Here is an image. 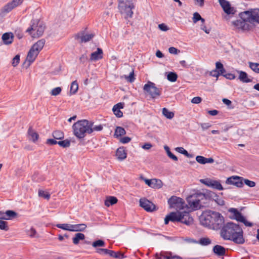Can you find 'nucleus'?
<instances>
[{"label": "nucleus", "mask_w": 259, "mask_h": 259, "mask_svg": "<svg viewBox=\"0 0 259 259\" xmlns=\"http://www.w3.org/2000/svg\"><path fill=\"white\" fill-rule=\"evenodd\" d=\"M2 39L5 45H9L13 42L14 35L12 32H6L3 34Z\"/></svg>", "instance_id": "22"}, {"label": "nucleus", "mask_w": 259, "mask_h": 259, "mask_svg": "<svg viewBox=\"0 0 259 259\" xmlns=\"http://www.w3.org/2000/svg\"><path fill=\"white\" fill-rule=\"evenodd\" d=\"M92 246L94 247H99V246H104L105 242L102 240H98L97 241H94Z\"/></svg>", "instance_id": "55"}, {"label": "nucleus", "mask_w": 259, "mask_h": 259, "mask_svg": "<svg viewBox=\"0 0 259 259\" xmlns=\"http://www.w3.org/2000/svg\"><path fill=\"white\" fill-rule=\"evenodd\" d=\"M244 183L249 187H253L255 186V183L253 181H250L248 179H244L243 180Z\"/></svg>", "instance_id": "61"}, {"label": "nucleus", "mask_w": 259, "mask_h": 259, "mask_svg": "<svg viewBox=\"0 0 259 259\" xmlns=\"http://www.w3.org/2000/svg\"><path fill=\"white\" fill-rule=\"evenodd\" d=\"M176 150L177 152L184 154V155L188 157H191L190 154L188 152V151L183 147H177L176 148Z\"/></svg>", "instance_id": "52"}, {"label": "nucleus", "mask_w": 259, "mask_h": 259, "mask_svg": "<svg viewBox=\"0 0 259 259\" xmlns=\"http://www.w3.org/2000/svg\"><path fill=\"white\" fill-rule=\"evenodd\" d=\"M202 101V99L200 97H194L192 100L191 102L194 104H198L200 103Z\"/></svg>", "instance_id": "64"}, {"label": "nucleus", "mask_w": 259, "mask_h": 259, "mask_svg": "<svg viewBox=\"0 0 259 259\" xmlns=\"http://www.w3.org/2000/svg\"><path fill=\"white\" fill-rule=\"evenodd\" d=\"M14 8H13V6H12L10 3H9L1 9L0 14L2 16H4L6 14L10 12Z\"/></svg>", "instance_id": "35"}, {"label": "nucleus", "mask_w": 259, "mask_h": 259, "mask_svg": "<svg viewBox=\"0 0 259 259\" xmlns=\"http://www.w3.org/2000/svg\"><path fill=\"white\" fill-rule=\"evenodd\" d=\"M177 78L178 75L175 72H170L167 75V79L171 82L176 81L177 79Z\"/></svg>", "instance_id": "44"}, {"label": "nucleus", "mask_w": 259, "mask_h": 259, "mask_svg": "<svg viewBox=\"0 0 259 259\" xmlns=\"http://www.w3.org/2000/svg\"><path fill=\"white\" fill-rule=\"evenodd\" d=\"M221 236L225 240H230L242 244L244 242L243 231L238 225L232 222L224 224L221 228Z\"/></svg>", "instance_id": "1"}, {"label": "nucleus", "mask_w": 259, "mask_h": 259, "mask_svg": "<svg viewBox=\"0 0 259 259\" xmlns=\"http://www.w3.org/2000/svg\"><path fill=\"white\" fill-rule=\"evenodd\" d=\"M199 243L202 245H208L211 243V240L208 238H202L199 240Z\"/></svg>", "instance_id": "53"}, {"label": "nucleus", "mask_w": 259, "mask_h": 259, "mask_svg": "<svg viewBox=\"0 0 259 259\" xmlns=\"http://www.w3.org/2000/svg\"><path fill=\"white\" fill-rule=\"evenodd\" d=\"M0 229L7 231L9 229L8 223L4 220H0Z\"/></svg>", "instance_id": "48"}, {"label": "nucleus", "mask_w": 259, "mask_h": 259, "mask_svg": "<svg viewBox=\"0 0 259 259\" xmlns=\"http://www.w3.org/2000/svg\"><path fill=\"white\" fill-rule=\"evenodd\" d=\"M84 238L85 235L83 233H77L72 238L73 243L75 245L78 244L80 241L84 240Z\"/></svg>", "instance_id": "33"}, {"label": "nucleus", "mask_w": 259, "mask_h": 259, "mask_svg": "<svg viewBox=\"0 0 259 259\" xmlns=\"http://www.w3.org/2000/svg\"><path fill=\"white\" fill-rule=\"evenodd\" d=\"M218 1L225 13L230 15L234 14L235 13V9L231 6L229 2L226 0H218Z\"/></svg>", "instance_id": "10"}, {"label": "nucleus", "mask_w": 259, "mask_h": 259, "mask_svg": "<svg viewBox=\"0 0 259 259\" xmlns=\"http://www.w3.org/2000/svg\"><path fill=\"white\" fill-rule=\"evenodd\" d=\"M23 0H13L10 3L12 6H13V8H15V7L20 5L23 2Z\"/></svg>", "instance_id": "60"}, {"label": "nucleus", "mask_w": 259, "mask_h": 259, "mask_svg": "<svg viewBox=\"0 0 259 259\" xmlns=\"http://www.w3.org/2000/svg\"><path fill=\"white\" fill-rule=\"evenodd\" d=\"M213 251L218 256H223L225 254L226 249L225 247L219 245H216L213 247Z\"/></svg>", "instance_id": "27"}, {"label": "nucleus", "mask_w": 259, "mask_h": 259, "mask_svg": "<svg viewBox=\"0 0 259 259\" xmlns=\"http://www.w3.org/2000/svg\"><path fill=\"white\" fill-rule=\"evenodd\" d=\"M240 17L242 20L247 21L249 23L252 22V10L250 11H246L243 12L239 14Z\"/></svg>", "instance_id": "21"}, {"label": "nucleus", "mask_w": 259, "mask_h": 259, "mask_svg": "<svg viewBox=\"0 0 259 259\" xmlns=\"http://www.w3.org/2000/svg\"><path fill=\"white\" fill-rule=\"evenodd\" d=\"M45 42L46 41L44 39H41L31 47L28 53L26 60V61L28 62V66H30L35 60L40 51L42 49Z\"/></svg>", "instance_id": "5"}, {"label": "nucleus", "mask_w": 259, "mask_h": 259, "mask_svg": "<svg viewBox=\"0 0 259 259\" xmlns=\"http://www.w3.org/2000/svg\"><path fill=\"white\" fill-rule=\"evenodd\" d=\"M37 28V32H36V33L31 32V35L33 37H39L41 36L44 32L45 29V25L42 22L38 21V27Z\"/></svg>", "instance_id": "20"}, {"label": "nucleus", "mask_w": 259, "mask_h": 259, "mask_svg": "<svg viewBox=\"0 0 259 259\" xmlns=\"http://www.w3.org/2000/svg\"><path fill=\"white\" fill-rule=\"evenodd\" d=\"M252 22H257L259 23V9H255L252 10Z\"/></svg>", "instance_id": "39"}, {"label": "nucleus", "mask_w": 259, "mask_h": 259, "mask_svg": "<svg viewBox=\"0 0 259 259\" xmlns=\"http://www.w3.org/2000/svg\"><path fill=\"white\" fill-rule=\"evenodd\" d=\"M247 22H248L238 20L234 21L233 23L237 28L241 29L243 30H248L249 27V25L247 23Z\"/></svg>", "instance_id": "23"}, {"label": "nucleus", "mask_w": 259, "mask_h": 259, "mask_svg": "<svg viewBox=\"0 0 259 259\" xmlns=\"http://www.w3.org/2000/svg\"><path fill=\"white\" fill-rule=\"evenodd\" d=\"M116 155L118 159L120 160H122L126 158V153L125 152L123 147H119L117 149L116 151Z\"/></svg>", "instance_id": "29"}, {"label": "nucleus", "mask_w": 259, "mask_h": 259, "mask_svg": "<svg viewBox=\"0 0 259 259\" xmlns=\"http://www.w3.org/2000/svg\"><path fill=\"white\" fill-rule=\"evenodd\" d=\"M180 211L178 210L176 212H171L165 217L164 219V224L167 225L169 221L172 222H179L180 220Z\"/></svg>", "instance_id": "13"}, {"label": "nucleus", "mask_w": 259, "mask_h": 259, "mask_svg": "<svg viewBox=\"0 0 259 259\" xmlns=\"http://www.w3.org/2000/svg\"><path fill=\"white\" fill-rule=\"evenodd\" d=\"M200 182L201 183L213 189L218 190H222L224 189L219 181L212 180L209 178H206L204 179H200Z\"/></svg>", "instance_id": "9"}, {"label": "nucleus", "mask_w": 259, "mask_h": 259, "mask_svg": "<svg viewBox=\"0 0 259 259\" xmlns=\"http://www.w3.org/2000/svg\"><path fill=\"white\" fill-rule=\"evenodd\" d=\"M145 92L149 94L152 98H156L161 95V89L156 87L155 84L150 81H148L144 86Z\"/></svg>", "instance_id": "7"}, {"label": "nucleus", "mask_w": 259, "mask_h": 259, "mask_svg": "<svg viewBox=\"0 0 259 259\" xmlns=\"http://www.w3.org/2000/svg\"><path fill=\"white\" fill-rule=\"evenodd\" d=\"M139 202L140 206L147 211L152 212L155 210V205L146 198L140 199Z\"/></svg>", "instance_id": "11"}, {"label": "nucleus", "mask_w": 259, "mask_h": 259, "mask_svg": "<svg viewBox=\"0 0 259 259\" xmlns=\"http://www.w3.org/2000/svg\"><path fill=\"white\" fill-rule=\"evenodd\" d=\"M96 252L100 254H108L109 249L104 248H98Z\"/></svg>", "instance_id": "62"}, {"label": "nucleus", "mask_w": 259, "mask_h": 259, "mask_svg": "<svg viewBox=\"0 0 259 259\" xmlns=\"http://www.w3.org/2000/svg\"><path fill=\"white\" fill-rule=\"evenodd\" d=\"M223 76L226 77L227 79L232 80L235 78V75L234 74L228 73H224V75H222Z\"/></svg>", "instance_id": "63"}, {"label": "nucleus", "mask_w": 259, "mask_h": 259, "mask_svg": "<svg viewBox=\"0 0 259 259\" xmlns=\"http://www.w3.org/2000/svg\"><path fill=\"white\" fill-rule=\"evenodd\" d=\"M168 204L170 208H174L178 210L183 209L185 206V203L184 200L176 196H171L168 200Z\"/></svg>", "instance_id": "8"}, {"label": "nucleus", "mask_w": 259, "mask_h": 259, "mask_svg": "<svg viewBox=\"0 0 259 259\" xmlns=\"http://www.w3.org/2000/svg\"><path fill=\"white\" fill-rule=\"evenodd\" d=\"M108 254L109 256L116 258L122 259L124 257V254L120 252H115L111 250H109Z\"/></svg>", "instance_id": "36"}, {"label": "nucleus", "mask_w": 259, "mask_h": 259, "mask_svg": "<svg viewBox=\"0 0 259 259\" xmlns=\"http://www.w3.org/2000/svg\"><path fill=\"white\" fill-rule=\"evenodd\" d=\"M249 68L255 73H259V63L252 62H248Z\"/></svg>", "instance_id": "40"}, {"label": "nucleus", "mask_w": 259, "mask_h": 259, "mask_svg": "<svg viewBox=\"0 0 259 259\" xmlns=\"http://www.w3.org/2000/svg\"><path fill=\"white\" fill-rule=\"evenodd\" d=\"M156 259H183L182 257L174 255L171 252H161L156 254Z\"/></svg>", "instance_id": "18"}, {"label": "nucleus", "mask_w": 259, "mask_h": 259, "mask_svg": "<svg viewBox=\"0 0 259 259\" xmlns=\"http://www.w3.org/2000/svg\"><path fill=\"white\" fill-rule=\"evenodd\" d=\"M58 144L62 147L66 148L70 146V141L67 139L58 142Z\"/></svg>", "instance_id": "51"}, {"label": "nucleus", "mask_w": 259, "mask_h": 259, "mask_svg": "<svg viewBox=\"0 0 259 259\" xmlns=\"http://www.w3.org/2000/svg\"><path fill=\"white\" fill-rule=\"evenodd\" d=\"M180 220L179 222L188 226H190L193 223V219L190 216L189 212L186 211H180Z\"/></svg>", "instance_id": "12"}, {"label": "nucleus", "mask_w": 259, "mask_h": 259, "mask_svg": "<svg viewBox=\"0 0 259 259\" xmlns=\"http://www.w3.org/2000/svg\"><path fill=\"white\" fill-rule=\"evenodd\" d=\"M207 158L204 157L202 156H197L196 157V160L197 162L200 164H204L206 163Z\"/></svg>", "instance_id": "54"}, {"label": "nucleus", "mask_w": 259, "mask_h": 259, "mask_svg": "<svg viewBox=\"0 0 259 259\" xmlns=\"http://www.w3.org/2000/svg\"><path fill=\"white\" fill-rule=\"evenodd\" d=\"M140 178L144 180L145 182V183L149 187H152V188H154L155 187V185H156V183H157V182H159V183H161V181L160 180H157V179H152V180H149V179H146L145 178H144L143 177L141 176L140 177Z\"/></svg>", "instance_id": "31"}, {"label": "nucleus", "mask_w": 259, "mask_h": 259, "mask_svg": "<svg viewBox=\"0 0 259 259\" xmlns=\"http://www.w3.org/2000/svg\"><path fill=\"white\" fill-rule=\"evenodd\" d=\"M243 179L238 176H232L228 178L226 180V183L228 184L233 185L237 187L241 188L243 186Z\"/></svg>", "instance_id": "14"}, {"label": "nucleus", "mask_w": 259, "mask_h": 259, "mask_svg": "<svg viewBox=\"0 0 259 259\" xmlns=\"http://www.w3.org/2000/svg\"><path fill=\"white\" fill-rule=\"evenodd\" d=\"M229 211L233 214L231 217L232 219L240 222L244 221V217L236 208H231L229 209Z\"/></svg>", "instance_id": "19"}, {"label": "nucleus", "mask_w": 259, "mask_h": 259, "mask_svg": "<svg viewBox=\"0 0 259 259\" xmlns=\"http://www.w3.org/2000/svg\"><path fill=\"white\" fill-rule=\"evenodd\" d=\"M123 107L124 103H118L113 106L112 110L116 117H121L123 116V113L120 111V109H122Z\"/></svg>", "instance_id": "24"}, {"label": "nucleus", "mask_w": 259, "mask_h": 259, "mask_svg": "<svg viewBox=\"0 0 259 259\" xmlns=\"http://www.w3.org/2000/svg\"><path fill=\"white\" fill-rule=\"evenodd\" d=\"M117 199L116 197L114 196L107 197L106 200L105 201V205L108 207L110 205H114L117 202Z\"/></svg>", "instance_id": "34"}, {"label": "nucleus", "mask_w": 259, "mask_h": 259, "mask_svg": "<svg viewBox=\"0 0 259 259\" xmlns=\"http://www.w3.org/2000/svg\"><path fill=\"white\" fill-rule=\"evenodd\" d=\"M90 126H91L92 133L94 131H101L103 130V126L101 124L94 125V122L90 121Z\"/></svg>", "instance_id": "47"}, {"label": "nucleus", "mask_w": 259, "mask_h": 259, "mask_svg": "<svg viewBox=\"0 0 259 259\" xmlns=\"http://www.w3.org/2000/svg\"><path fill=\"white\" fill-rule=\"evenodd\" d=\"M206 200L207 195L201 192H196L187 198L188 205L193 210H198L203 207L207 203Z\"/></svg>", "instance_id": "4"}, {"label": "nucleus", "mask_w": 259, "mask_h": 259, "mask_svg": "<svg viewBox=\"0 0 259 259\" xmlns=\"http://www.w3.org/2000/svg\"><path fill=\"white\" fill-rule=\"evenodd\" d=\"M38 22L37 20H32L31 22L30 26L26 30V32H28L30 35L31 32L36 33L37 32V27H38Z\"/></svg>", "instance_id": "28"}, {"label": "nucleus", "mask_w": 259, "mask_h": 259, "mask_svg": "<svg viewBox=\"0 0 259 259\" xmlns=\"http://www.w3.org/2000/svg\"><path fill=\"white\" fill-rule=\"evenodd\" d=\"M215 70H217L221 75H224V73L226 72L223 64L220 62H217L215 63Z\"/></svg>", "instance_id": "38"}, {"label": "nucleus", "mask_w": 259, "mask_h": 259, "mask_svg": "<svg viewBox=\"0 0 259 259\" xmlns=\"http://www.w3.org/2000/svg\"><path fill=\"white\" fill-rule=\"evenodd\" d=\"M164 148L165 150L166 151L168 156L170 158H171V159H172L173 160H174L175 161H177L178 160V157L170 152V149L168 146H165L164 147Z\"/></svg>", "instance_id": "42"}, {"label": "nucleus", "mask_w": 259, "mask_h": 259, "mask_svg": "<svg viewBox=\"0 0 259 259\" xmlns=\"http://www.w3.org/2000/svg\"><path fill=\"white\" fill-rule=\"evenodd\" d=\"M126 134L124 128L121 126H117L114 132V136L116 137H121Z\"/></svg>", "instance_id": "37"}, {"label": "nucleus", "mask_w": 259, "mask_h": 259, "mask_svg": "<svg viewBox=\"0 0 259 259\" xmlns=\"http://www.w3.org/2000/svg\"><path fill=\"white\" fill-rule=\"evenodd\" d=\"M17 215V213L11 210H8L4 212L0 211V220H10L15 218Z\"/></svg>", "instance_id": "17"}, {"label": "nucleus", "mask_w": 259, "mask_h": 259, "mask_svg": "<svg viewBox=\"0 0 259 259\" xmlns=\"http://www.w3.org/2000/svg\"><path fill=\"white\" fill-rule=\"evenodd\" d=\"M53 137L55 139L61 140L64 138V133L60 131H56L53 133Z\"/></svg>", "instance_id": "43"}, {"label": "nucleus", "mask_w": 259, "mask_h": 259, "mask_svg": "<svg viewBox=\"0 0 259 259\" xmlns=\"http://www.w3.org/2000/svg\"><path fill=\"white\" fill-rule=\"evenodd\" d=\"M78 89V85L76 80L73 81L71 84L70 87V93L72 94H75Z\"/></svg>", "instance_id": "45"}, {"label": "nucleus", "mask_w": 259, "mask_h": 259, "mask_svg": "<svg viewBox=\"0 0 259 259\" xmlns=\"http://www.w3.org/2000/svg\"><path fill=\"white\" fill-rule=\"evenodd\" d=\"M56 226L58 228H61L63 230L71 231V227L72 225L68 224H57Z\"/></svg>", "instance_id": "49"}, {"label": "nucleus", "mask_w": 259, "mask_h": 259, "mask_svg": "<svg viewBox=\"0 0 259 259\" xmlns=\"http://www.w3.org/2000/svg\"><path fill=\"white\" fill-rule=\"evenodd\" d=\"M118 8L120 13L125 14V18H132L133 15V9L135 6L132 1L130 0H119Z\"/></svg>", "instance_id": "6"}, {"label": "nucleus", "mask_w": 259, "mask_h": 259, "mask_svg": "<svg viewBox=\"0 0 259 259\" xmlns=\"http://www.w3.org/2000/svg\"><path fill=\"white\" fill-rule=\"evenodd\" d=\"M162 114L168 119H172L174 117V113L169 111L167 108H163L162 109Z\"/></svg>", "instance_id": "41"}, {"label": "nucleus", "mask_w": 259, "mask_h": 259, "mask_svg": "<svg viewBox=\"0 0 259 259\" xmlns=\"http://www.w3.org/2000/svg\"><path fill=\"white\" fill-rule=\"evenodd\" d=\"M238 72L239 74L238 78L241 81L245 83L251 82V79L248 78V75L246 72L243 71H238Z\"/></svg>", "instance_id": "30"}, {"label": "nucleus", "mask_w": 259, "mask_h": 259, "mask_svg": "<svg viewBox=\"0 0 259 259\" xmlns=\"http://www.w3.org/2000/svg\"><path fill=\"white\" fill-rule=\"evenodd\" d=\"M20 61V56L19 55H17L13 58L12 60V65L13 67H16L19 63Z\"/></svg>", "instance_id": "57"}, {"label": "nucleus", "mask_w": 259, "mask_h": 259, "mask_svg": "<svg viewBox=\"0 0 259 259\" xmlns=\"http://www.w3.org/2000/svg\"><path fill=\"white\" fill-rule=\"evenodd\" d=\"M62 91V89L61 87H57L53 89L51 92V94L52 96H57L60 94Z\"/></svg>", "instance_id": "56"}, {"label": "nucleus", "mask_w": 259, "mask_h": 259, "mask_svg": "<svg viewBox=\"0 0 259 259\" xmlns=\"http://www.w3.org/2000/svg\"><path fill=\"white\" fill-rule=\"evenodd\" d=\"M86 228H87V225L84 224L72 225L71 231H75V232L83 231Z\"/></svg>", "instance_id": "32"}, {"label": "nucleus", "mask_w": 259, "mask_h": 259, "mask_svg": "<svg viewBox=\"0 0 259 259\" xmlns=\"http://www.w3.org/2000/svg\"><path fill=\"white\" fill-rule=\"evenodd\" d=\"M124 77L126 79V80L129 82H133L135 80V78L134 76V70L133 69L132 71L130 73L129 75H125Z\"/></svg>", "instance_id": "50"}, {"label": "nucleus", "mask_w": 259, "mask_h": 259, "mask_svg": "<svg viewBox=\"0 0 259 259\" xmlns=\"http://www.w3.org/2000/svg\"><path fill=\"white\" fill-rule=\"evenodd\" d=\"M94 36V34H84L83 32H80L75 35V39L79 40L80 43L87 42L91 40Z\"/></svg>", "instance_id": "16"}, {"label": "nucleus", "mask_w": 259, "mask_h": 259, "mask_svg": "<svg viewBox=\"0 0 259 259\" xmlns=\"http://www.w3.org/2000/svg\"><path fill=\"white\" fill-rule=\"evenodd\" d=\"M38 194L39 197H42L47 200H49L50 198V194L48 192L44 191V190H39Z\"/></svg>", "instance_id": "46"}, {"label": "nucleus", "mask_w": 259, "mask_h": 259, "mask_svg": "<svg viewBox=\"0 0 259 259\" xmlns=\"http://www.w3.org/2000/svg\"><path fill=\"white\" fill-rule=\"evenodd\" d=\"M192 19L193 22L194 23H196L197 21H199L200 20H201V16L198 13L195 12L193 14V17Z\"/></svg>", "instance_id": "58"}, {"label": "nucleus", "mask_w": 259, "mask_h": 259, "mask_svg": "<svg viewBox=\"0 0 259 259\" xmlns=\"http://www.w3.org/2000/svg\"><path fill=\"white\" fill-rule=\"evenodd\" d=\"M103 51L101 48H98L97 51L93 52L91 55L90 59L92 61H97L103 58Z\"/></svg>", "instance_id": "25"}, {"label": "nucleus", "mask_w": 259, "mask_h": 259, "mask_svg": "<svg viewBox=\"0 0 259 259\" xmlns=\"http://www.w3.org/2000/svg\"><path fill=\"white\" fill-rule=\"evenodd\" d=\"M90 121L86 119L78 120L72 126L74 135L79 139L83 138L87 134L92 133Z\"/></svg>", "instance_id": "3"}, {"label": "nucleus", "mask_w": 259, "mask_h": 259, "mask_svg": "<svg viewBox=\"0 0 259 259\" xmlns=\"http://www.w3.org/2000/svg\"><path fill=\"white\" fill-rule=\"evenodd\" d=\"M28 135L30 139L33 142H35L38 139V134L33 129L32 126H29L28 130Z\"/></svg>", "instance_id": "26"}, {"label": "nucleus", "mask_w": 259, "mask_h": 259, "mask_svg": "<svg viewBox=\"0 0 259 259\" xmlns=\"http://www.w3.org/2000/svg\"><path fill=\"white\" fill-rule=\"evenodd\" d=\"M202 225L210 229L218 230L224 225L225 220L223 216L219 212L209 210L206 214L200 218Z\"/></svg>", "instance_id": "2"}, {"label": "nucleus", "mask_w": 259, "mask_h": 259, "mask_svg": "<svg viewBox=\"0 0 259 259\" xmlns=\"http://www.w3.org/2000/svg\"><path fill=\"white\" fill-rule=\"evenodd\" d=\"M206 195H207V200L208 199H211L221 206H223L225 204V201L222 198L214 192L209 191L206 193Z\"/></svg>", "instance_id": "15"}, {"label": "nucleus", "mask_w": 259, "mask_h": 259, "mask_svg": "<svg viewBox=\"0 0 259 259\" xmlns=\"http://www.w3.org/2000/svg\"><path fill=\"white\" fill-rule=\"evenodd\" d=\"M27 234L31 237H34L36 234V231L34 228H31L27 231Z\"/></svg>", "instance_id": "59"}]
</instances>
